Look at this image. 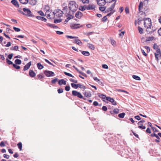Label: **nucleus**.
Segmentation results:
<instances>
[{
    "mask_svg": "<svg viewBox=\"0 0 161 161\" xmlns=\"http://www.w3.org/2000/svg\"><path fill=\"white\" fill-rule=\"evenodd\" d=\"M115 12V10H113L112 11H111L110 13H108L107 15V16H109L111 15L112 14H113V13Z\"/></svg>",
    "mask_w": 161,
    "mask_h": 161,
    "instance_id": "51",
    "label": "nucleus"
},
{
    "mask_svg": "<svg viewBox=\"0 0 161 161\" xmlns=\"http://www.w3.org/2000/svg\"><path fill=\"white\" fill-rule=\"evenodd\" d=\"M5 146L4 142L2 141L0 143V146L1 147H4Z\"/></svg>",
    "mask_w": 161,
    "mask_h": 161,
    "instance_id": "56",
    "label": "nucleus"
},
{
    "mask_svg": "<svg viewBox=\"0 0 161 161\" xmlns=\"http://www.w3.org/2000/svg\"><path fill=\"white\" fill-rule=\"evenodd\" d=\"M15 63L16 64H20L21 63V61L19 59H16L15 61Z\"/></svg>",
    "mask_w": 161,
    "mask_h": 161,
    "instance_id": "30",
    "label": "nucleus"
},
{
    "mask_svg": "<svg viewBox=\"0 0 161 161\" xmlns=\"http://www.w3.org/2000/svg\"><path fill=\"white\" fill-rule=\"evenodd\" d=\"M143 7V3L141 1L140 3L139 4V10L140 11L141 10L142 8Z\"/></svg>",
    "mask_w": 161,
    "mask_h": 161,
    "instance_id": "27",
    "label": "nucleus"
},
{
    "mask_svg": "<svg viewBox=\"0 0 161 161\" xmlns=\"http://www.w3.org/2000/svg\"><path fill=\"white\" fill-rule=\"evenodd\" d=\"M5 57L7 56L6 58L7 62L9 65H10V60L8 59V58L10 59V54L8 55L7 53H5Z\"/></svg>",
    "mask_w": 161,
    "mask_h": 161,
    "instance_id": "12",
    "label": "nucleus"
},
{
    "mask_svg": "<svg viewBox=\"0 0 161 161\" xmlns=\"http://www.w3.org/2000/svg\"><path fill=\"white\" fill-rule=\"evenodd\" d=\"M62 6L63 7V10L64 11L65 10L66 12H67V11L68 9L67 6L66 5V4L65 3H63L62 5Z\"/></svg>",
    "mask_w": 161,
    "mask_h": 161,
    "instance_id": "26",
    "label": "nucleus"
},
{
    "mask_svg": "<svg viewBox=\"0 0 161 161\" xmlns=\"http://www.w3.org/2000/svg\"><path fill=\"white\" fill-rule=\"evenodd\" d=\"M102 67L105 69H108V65L106 64H103L102 65Z\"/></svg>",
    "mask_w": 161,
    "mask_h": 161,
    "instance_id": "55",
    "label": "nucleus"
},
{
    "mask_svg": "<svg viewBox=\"0 0 161 161\" xmlns=\"http://www.w3.org/2000/svg\"><path fill=\"white\" fill-rule=\"evenodd\" d=\"M99 9L101 11H104L105 9V8L104 7H99Z\"/></svg>",
    "mask_w": 161,
    "mask_h": 161,
    "instance_id": "52",
    "label": "nucleus"
},
{
    "mask_svg": "<svg viewBox=\"0 0 161 161\" xmlns=\"http://www.w3.org/2000/svg\"><path fill=\"white\" fill-rule=\"evenodd\" d=\"M98 96L99 97H100L103 99H104L105 98L106 99V96L105 95L103 94H101L100 93H98Z\"/></svg>",
    "mask_w": 161,
    "mask_h": 161,
    "instance_id": "22",
    "label": "nucleus"
},
{
    "mask_svg": "<svg viewBox=\"0 0 161 161\" xmlns=\"http://www.w3.org/2000/svg\"><path fill=\"white\" fill-rule=\"evenodd\" d=\"M93 32H87L85 33V34L86 36H88L90 35H92L93 33Z\"/></svg>",
    "mask_w": 161,
    "mask_h": 161,
    "instance_id": "41",
    "label": "nucleus"
},
{
    "mask_svg": "<svg viewBox=\"0 0 161 161\" xmlns=\"http://www.w3.org/2000/svg\"><path fill=\"white\" fill-rule=\"evenodd\" d=\"M86 8L87 10L93 9L95 8V6L93 4H90L86 6Z\"/></svg>",
    "mask_w": 161,
    "mask_h": 161,
    "instance_id": "11",
    "label": "nucleus"
},
{
    "mask_svg": "<svg viewBox=\"0 0 161 161\" xmlns=\"http://www.w3.org/2000/svg\"><path fill=\"white\" fill-rule=\"evenodd\" d=\"M44 73L48 77L51 76H54V73L53 72L48 70H45L44 71Z\"/></svg>",
    "mask_w": 161,
    "mask_h": 161,
    "instance_id": "4",
    "label": "nucleus"
},
{
    "mask_svg": "<svg viewBox=\"0 0 161 161\" xmlns=\"http://www.w3.org/2000/svg\"><path fill=\"white\" fill-rule=\"evenodd\" d=\"M138 126V128L139 129H146V127L144 126L143 125H140Z\"/></svg>",
    "mask_w": 161,
    "mask_h": 161,
    "instance_id": "44",
    "label": "nucleus"
},
{
    "mask_svg": "<svg viewBox=\"0 0 161 161\" xmlns=\"http://www.w3.org/2000/svg\"><path fill=\"white\" fill-rule=\"evenodd\" d=\"M19 148L20 149V150H21L22 148V143L21 142H19L17 144Z\"/></svg>",
    "mask_w": 161,
    "mask_h": 161,
    "instance_id": "37",
    "label": "nucleus"
},
{
    "mask_svg": "<svg viewBox=\"0 0 161 161\" xmlns=\"http://www.w3.org/2000/svg\"><path fill=\"white\" fill-rule=\"evenodd\" d=\"M47 25L51 27H55V25L53 24H47Z\"/></svg>",
    "mask_w": 161,
    "mask_h": 161,
    "instance_id": "57",
    "label": "nucleus"
},
{
    "mask_svg": "<svg viewBox=\"0 0 161 161\" xmlns=\"http://www.w3.org/2000/svg\"><path fill=\"white\" fill-rule=\"evenodd\" d=\"M63 14V12L58 13V14H56L55 15H56V16H57L58 17H61L62 16Z\"/></svg>",
    "mask_w": 161,
    "mask_h": 161,
    "instance_id": "40",
    "label": "nucleus"
},
{
    "mask_svg": "<svg viewBox=\"0 0 161 161\" xmlns=\"http://www.w3.org/2000/svg\"><path fill=\"white\" fill-rule=\"evenodd\" d=\"M70 86H66L65 87V90L67 91H68L70 90Z\"/></svg>",
    "mask_w": 161,
    "mask_h": 161,
    "instance_id": "62",
    "label": "nucleus"
},
{
    "mask_svg": "<svg viewBox=\"0 0 161 161\" xmlns=\"http://www.w3.org/2000/svg\"><path fill=\"white\" fill-rule=\"evenodd\" d=\"M74 42L76 43L80 46L82 44V42L79 39H75L74 41Z\"/></svg>",
    "mask_w": 161,
    "mask_h": 161,
    "instance_id": "16",
    "label": "nucleus"
},
{
    "mask_svg": "<svg viewBox=\"0 0 161 161\" xmlns=\"http://www.w3.org/2000/svg\"><path fill=\"white\" fill-rule=\"evenodd\" d=\"M71 85L72 87L75 89H77L78 88V84H76L75 83H71Z\"/></svg>",
    "mask_w": 161,
    "mask_h": 161,
    "instance_id": "33",
    "label": "nucleus"
},
{
    "mask_svg": "<svg viewBox=\"0 0 161 161\" xmlns=\"http://www.w3.org/2000/svg\"><path fill=\"white\" fill-rule=\"evenodd\" d=\"M11 3L15 7L18 8L19 7V5L16 0H12L11 1Z\"/></svg>",
    "mask_w": 161,
    "mask_h": 161,
    "instance_id": "10",
    "label": "nucleus"
},
{
    "mask_svg": "<svg viewBox=\"0 0 161 161\" xmlns=\"http://www.w3.org/2000/svg\"><path fill=\"white\" fill-rule=\"evenodd\" d=\"M106 100L108 101L111 103L114 102V99L113 98H111L110 97H106Z\"/></svg>",
    "mask_w": 161,
    "mask_h": 161,
    "instance_id": "28",
    "label": "nucleus"
},
{
    "mask_svg": "<svg viewBox=\"0 0 161 161\" xmlns=\"http://www.w3.org/2000/svg\"><path fill=\"white\" fill-rule=\"evenodd\" d=\"M11 64H13V66L15 68L17 69H19L20 68V67L19 66L17 65L16 64H14L11 61Z\"/></svg>",
    "mask_w": 161,
    "mask_h": 161,
    "instance_id": "21",
    "label": "nucleus"
},
{
    "mask_svg": "<svg viewBox=\"0 0 161 161\" xmlns=\"http://www.w3.org/2000/svg\"><path fill=\"white\" fill-rule=\"evenodd\" d=\"M58 93H61L63 92V89L62 88L58 89Z\"/></svg>",
    "mask_w": 161,
    "mask_h": 161,
    "instance_id": "54",
    "label": "nucleus"
},
{
    "mask_svg": "<svg viewBox=\"0 0 161 161\" xmlns=\"http://www.w3.org/2000/svg\"><path fill=\"white\" fill-rule=\"evenodd\" d=\"M125 11L126 14H128L129 13V9L128 7H126L125 8Z\"/></svg>",
    "mask_w": 161,
    "mask_h": 161,
    "instance_id": "58",
    "label": "nucleus"
},
{
    "mask_svg": "<svg viewBox=\"0 0 161 161\" xmlns=\"http://www.w3.org/2000/svg\"><path fill=\"white\" fill-rule=\"evenodd\" d=\"M106 2L104 0H97V3L100 6H103L105 5Z\"/></svg>",
    "mask_w": 161,
    "mask_h": 161,
    "instance_id": "6",
    "label": "nucleus"
},
{
    "mask_svg": "<svg viewBox=\"0 0 161 161\" xmlns=\"http://www.w3.org/2000/svg\"><path fill=\"white\" fill-rule=\"evenodd\" d=\"M79 9L81 11H84L86 9H87L86 6V5L80 6L79 7Z\"/></svg>",
    "mask_w": 161,
    "mask_h": 161,
    "instance_id": "18",
    "label": "nucleus"
},
{
    "mask_svg": "<svg viewBox=\"0 0 161 161\" xmlns=\"http://www.w3.org/2000/svg\"><path fill=\"white\" fill-rule=\"evenodd\" d=\"M63 11H61V10L59 9H57L54 11L53 13L54 15H55L56 14H57V13H59L61 12H63Z\"/></svg>",
    "mask_w": 161,
    "mask_h": 161,
    "instance_id": "24",
    "label": "nucleus"
},
{
    "mask_svg": "<svg viewBox=\"0 0 161 161\" xmlns=\"http://www.w3.org/2000/svg\"><path fill=\"white\" fill-rule=\"evenodd\" d=\"M145 120L142 119L140 121H139L137 124L139 125H141V123H143L144 122H145Z\"/></svg>",
    "mask_w": 161,
    "mask_h": 161,
    "instance_id": "60",
    "label": "nucleus"
},
{
    "mask_svg": "<svg viewBox=\"0 0 161 161\" xmlns=\"http://www.w3.org/2000/svg\"><path fill=\"white\" fill-rule=\"evenodd\" d=\"M151 136L152 137H154V136H155V137L157 138H158V136L157 135V134H155V133H153V134H152L151 135Z\"/></svg>",
    "mask_w": 161,
    "mask_h": 161,
    "instance_id": "47",
    "label": "nucleus"
},
{
    "mask_svg": "<svg viewBox=\"0 0 161 161\" xmlns=\"http://www.w3.org/2000/svg\"><path fill=\"white\" fill-rule=\"evenodd\" d=\"M37 77H38L39 79H43L44 78V76L43 75H37Z\"/></svg>",
    "mask_w": 161,
    "mask_h": 161,
    "instance_id": "59",
    "label": "nucleus"
},
{
    "mask_svg": "<svg viewBox=\"0 0 161 161\" xmlns=\"http://www.w3.org/2000/svg\"><path fill=\"white\" fill-rule=\"evenodd\" d=\"M82 16V14L80 11L77 12L75 14V17L78 19L80 18Z\"/></svg>",
    "mask_w": 161,
    "mask_h": 161,
    "instance_id": "9",
    "label": "nucleus"
},
{
    "mask_svg": "<svg viewBox=\"0 0 161 161\" xmlns=\"http://www.w3.org/2000/svg\"><path fill=\"white\" fill-rule=\"evenodd\" d=\"M69 8L71 11L74 12L77 10L78 5L74 1H71L68 4Z\"/></svg>",
    "mask_w": 161,
    "mask_h": 161,
    "instance_id": "2",
    "label": "nucleus"
},
{
    "mask_svg": "<svg viewBox=\"0 0 161 161\" xmlns=\"http://www.w3.org/2000/svg\"><path fill=\"white\" fill-rule=\"evenodd\" d=\"M144 20V26L145 28H147L146 31L148 33H150L154 31H149V29L151 28L152 23L151 21V19L149 18H147L145 19Z\"/></svg>",
    "mask_w": 161,
    "mask_h": 161,
    "instance_id": "1",
    "label": "nucleus"
},
{
    "mask_svg": "<svg viewBox=\"0 0 161 161\" xmlns=\"http://www.w3.org/2000/svg\"><path fill=\"white\" fill-rule=\"evenodd\" d=\"M85 96L88 97H91L92 95L90 92H86L83 93Z\"/></svg>",
    "mask_w": 161,
    "mask_h": 161,
    "instance_id": "17",
    "label": "nucleus"
},
{
    "mask_svg": "<svg viewBox=\"0 0 161 161\" xmlns=\"http://www.w3.org/2000/svg\"><path fill=\"white\" fill-rule=\"evenodd\" d=\"M23 15H25L26 16L29 17H34L35 15H33L29 9L27 8H23Z\"/></svg>",
    "mask_w": 161,
    "mask_h": 161,
    "instance_id": "3",
    "label": "nucleus"
},
{
    "mask_svg": "<svg viewBox=\"0 0 161 161\" xmlns=\"http://www.w3.org/2000/svg\"><path fill=\"white\" fill-rule=\"evenodd\" d=\"M153 38H154V37L153 36L148 37V38H147L148 39L146 40V41H152V40H153Z\"/></svg>",
    "mask_w": 161,
    "mask_h": 161,
    "instance_id": "45",
    "label": "nucleus"
},
{
    "mask_svg": "<svg viewBox=\"0 0 161 161\" xmlns=\"http://www.w3.org/2000/svg\"><path fill=\"white\" fill-rule=\"evenodd\" d=\"M72 93V95L74 96H77L80 98H83V96L79 92L75 91H73Z\"/></svg>",
    "mask_w": 161,
    "mask_h": 161,
    "instance_id": "5",
    "label": "nucleus"
},
{
    "mask_svg": "<svg viewBox=\"0 0 161 161\" xmlns=\"http://www.w3.org/2000/svg\"><path fill=\"white\" fill-rule=\"evenodd\" d=\"M36 0H30L29 1V3L32 5H36Z\"/></svg>",
    "mask_w": 161,
    "mask_h": 161,
    "instance_id": "19",
    "label": "nucleus"
},
{
    "mask_svg": "<svg viewBox=\"0 0 161 161\" xmlns=\"http://www.w3.org/2000/svg\"><path fill=\"white\" fill-rule=\"evenodd\" d=\"M107 19H108L107 18V16H105L102 19V21L104 22H105L107 21Z\"/></svg>",
    "mask_w": 161,
    "mask_h": 161,
    "instance_id": "43",
    "label": "nucleus"
},
{
    "mask_svg": "<svg viewBox=\"0 0 161 161\" xmlns=\"http://www.w3.org/2000/svg\"><path fill=\"white\" fill-rule=\"evenodd\" d=\"M141 49L142 53L143 54V55L145 56H146L147 55V54L144 51L143 49H142V48Z\"/></svg>",
    "mask_w": 161,
    "mask_h": 161,
    "instance_id": "64",
    "label": "nucleus"
},
{
    "mask_svg": "<svg viewBox=\"0 0 161 161\" xmlns=\"http://www.w3.org/2000/svg\"><path fill=\"white\" fill-rule=\"evenodd\" d=\"M36 18L38 20H41L44 22H46L47 21V19L46 18L42 16H38L36 17Z\"/></svg>",
    "mask_w": 161,
    "mask_h": 161,
    "instance_id": "14",
    "label": "nucleus"
},
{
    "mask_svg": "<svg viewBox=\"0 0 161 161\" xmlns=\"http://www.w3.org/2000/svg\"><path fill=\"white\" fill-rule=\"evenodd\" d=\"M138 29L139 31L141 34L143 33V29L140 26H138Z\"/></svg>",
    "mask_w": 161,
    "mask_h": 161,
    "instance_id": "38",
    "label": "nucleus"
},
{
    "mask_svg": "<svg viewBox=\"0 0 161 161\" xmlns=\"http://www.w3.org/2000/svg\"><path fill=\"white\" fill-rule=\"evenodd\" d=\"M88 47L92 50H94L95 49L94 46L92 44H89Z\"/></svg>",
    "mask_w": 161,
    "mask_h": 161,
    "instance_id": "35",
    "label": "nucleus"
},
{
    "mask_svg": "<svg viewBox=\"0 0 161 161\" xmlns=\"http://www.w3.org/2000/svg\"><path fill=\"white\" fill-rule=\"evenodd\" d=\"M57 78H55L51 81V83L53 84H55L58 80Z\"/></svg>",
    "mask_w": 161,
    "mask_h": 161,
    "instance_id": "53",
    "label": "nucleus"
},
{
    "mask_svg": "<svg viewBox=\"0 0 161 161\" xmlns=\"http://www.w3.org/2000/svg\"><path fill=\"white\" fill-rule=\"evenodd\" d=\"M79 51L81 52L82 54L85 56H88L90 55V53L88 51H83L82 52V51L81 50H80Z\"/></svg>",
    "mask_w": 161,
    "mask_h": 161,
    "instance_id": "20",
    "label": "nucleus"
},
{
    "mask_svg": "<svg viewBox=\"0 0 161 161\" xmlns=\"http://www.w3.org/2000/svg\"><path fill=\"white\" fill-rule=\"evenodd\" d=\"M83 3L88 4L89 3V0H81Z\"/></svg>",
    "mask_w": 161,
    "mask_h": 161,
    "instance_id": "50",
    "label": "nucleus"
},
{
    "mask_svg": "<svg viewBox=\"0 0 161 161\" xmlns=\"http://www.w3.org/2000/svg\"><path fill=\"white\" fill-rule=\"evenodd\" d=\"M154 55H155V58H156V60H157V61H158V56L159 55L157 53H154Z\"/></svg>",
    "mask_w": 161,
    "mask_h": 161,
    "instance_id": "61",
    "label": "nucleus"
},
{
    "mask_svg": "<svg viewBox=\"0 0 161 161\" xmlns=\"http://www.w3.org/2000/svg\"><path fill=\"white\" fill-rule=\"evenodd\" d=\"M125 114L124 113H122L119 114L118 116L119 117L121 118H123L124 117Z\"/></svg>",
    "mask_w": 161,
    "mask_h": 161,
    "instance_id": "32",
    "label": "nucleus"
},
{
    "mask_svg": "<svg viewBox=\"0 0 161 161\" xmlns=\"http://www.w3.org/2000/svg\"><path fill=\"white\" fill-rule=\"evenodd\" d=\"M36 65L38 69H42L44 67L42 65L41 63H37Z\"/></svg>",
    "mask_w": 161,
    "mask_h": 161,
    "instance_id": "23",
    "label": "nucleus"
},
{
    "mask_svg": "<svg viewBox=\"0 0 161 161\" xmlns=\"http://www.w3.org/2000/svg\"><path fill=\"white\" fill-rule=\"evenodd\" d=\"M111 44L114 46L115 45V42L113 39H111Z\"/></svg>",
    "mask_w": 161,
    "mask_h": 161,
    "instance_id": "49",
    "label": "nucleus"
},
{
    "mask_svg": "<svg viewBox=\"0 0 161 161\" xmlns=\"http://www.w3.org/2000/svg\"><path fill=\"white\" fill-rule=\"evenodd\" d=\"M21 3L25 4L28 2V0H19Z\"/></svg>",
    "mask_w": 161,
    "mask_h": 161,
    "instance_id": "25",
    "label": "nucleus"
},
{
    "mask_svg": "<svg viewBox=\"0 0 161 161\" xmlns=\"http://www.w3.org/2000/svg\"><path fill=\"white\" fill-rule=\"evenodd\" d=\"M38 13L40 15L42 16H45L44 13L42 11H39L38 12Z\"/></svg>",
    "mask_w": 161,
    "mask_h": 161,
    "instance_id": "48",
    "label": "nucleus"
},
{
    "mask_svg": "<svg viewBox=\"0 0 161 161\" xmlns=\"http://www.w3.org/2000/svg\"><path fill=\"white\" fill-rule=\"evenodd\" d=\"M64 73L66 75H67L69 77H71L73 78L74 77V76L73 75H72L71 74L69 73H67L66 72H64Z\"/></svg>",
    "mask_w": 161,
    "mask_h": 161,
    "instance_id": "36",
    "label": "nucleus"
},
{
    "mask_svg": "<svg viewBox=\"0 0 161 161\" xmlns=\"http://www.w3.org/2000/svg\"><path fill=\"white\" fill-rule=\"evenodd\" d=\"M13 29L16 32H19L20 31V29L18 28L14 27Z\"/></svg>",
    "mask_w": 161,
    "mask_h": 161,
    "instance_id": "46",
    "label": "nucleus"
},
{
    "mask_svg": "<svg viewBox=\"0 0 161 161\" xmlns=\"http://www.w3.org/2000/svg\"><path fill=\"white\" fill-rule=\"evenodd\" d=\"M132 78L136 80H141L139 76L137 75H133Z\"/></svg>",
    "mask_w": 161,
    "mask_h": 161,
    "instance_id": "29",
    "label": "nucleus"
},
{
    "mask_svg": "<svg viewBox=\"0 0 161 161\" xmlns=\"http://www.w3.org/2000/svg\"><path fill=\"white\" fill-rule=\"evenodd\" d=\"M79 24H75L72 25L71 26V27L72 29H77L82 27V25L79 26Z\"/></svg>",
    "mask_w": 161,
    "mask_h": 161,
    "instance_id": "7",
    "label": "nucleus"
},
{
    "mask_svg": "<svg viewBox=\"0 0 161 161\" xmlns=\"http://www.w3.org/2000/svg\"><path fill=\"white\" fill-rule=\"evenodd\" d=\"M79 87L81 89H86V87L83 85H81L80 84H78V87Z\"/></svg>",
    "mask_w": 161,
    "mask_h": 161,
    "instance_id": "31",
    "label": "nucleus"
},
{
    "mask_svg": "<svg viewBox=\"0 0 161 161\" xmlns=\"http://www.w3.org/2000/svg\"><path fill=\"white\" fill-rule=\"evenodd\" d=\"M144 47L147 50V53H149L150 51V47L147 46H145Z\"/></svg>",
    "mask_w": 161,
    "mask_h": 161,
    "instance_id": "63",
    "label": "nucleus"
},
{
    "mask_svg": "<svg viewBox=\"0 0 161 161\" xmlns=\"http://www.w3.org/2000/svg\"><path fill=\"white\" fill-rule=\"evenodd\" d=\"M29 74L30 76L33 77L36 76V73L32 70H30L29 71Z\"/></svg>",
    "mask_w": 161,
    "mask_h": 161,
    "instance_id": "13",
    "label": "nucleus"
},
{
    "mask_svg": "<svg viewBox=\"0 0 161 161\" xmlns=\"http://www.w3.org/2000/svg\"><path fill=\"white\" fill-rule=\"evenodd\" d=\"M31 62H30L26 64L24 67L23 70L24 71H26L28 70L30 67L31 66Z\"/></svg>",
    "mask_w": 161,
    "mask_h": 161,
    "instance_id": "8",
    "label": "nucleus"
},
{
    "mask_svg": "<svg viewBox=\"0 0 161 161\" xmlns=\"http://www.w3.org/2000/svg\"><path fill=\"white\" fill-rule=\"evenodd\" d=\"M18 49V47L17 46L12 47L11 48V50H13L15 51H17Z\"/></svg>",
    "mask_w": 161,
    "mask_h": 161,
    "instance_id": "34",
    "label": "nucleus"
},
{
    "mask_svg": "<svg viewBox=\"0 0 161 161\" xmlns=\"http://www.w3.org/2000/svg\"><path fill=\"white\" fill-rule=\"evenodd\" d=\"M119 110L118 108L114 109L113 110V112L115 114H117L119 113Z\"/></svg>",
    "mask_w": 161,
    "mask_h": 161,
    "instance_id": "42",
    "label": "nucleus"
},
{
    "mask_svg": "<svg viewBox=\"0 0 161 161\" xmlns=\"http://www.w3.org/2000/svg\"><path fill=\"white\" fill-rule=\"evenodd\" d=\"M62 20L61 19H55L54 21V23H60L62 21Z\"/></svg>",
    "mask_w": 161,
    "mask_h": 161,
    "instance_id": "39",
    "label": "nucleus"
},
{
    "mask_svg": "<svg viewBox=\"0 0 161 161\" xmlns=\"http://www.w3.org/2000/svg\"><path fill=\"white\" fill-rule=\"evenodd\" d=\"M58 84L59 85H61L63 84L65 85L66 84V81L64 79L60 80L58 82Z\"/></svg>",
    "mask_w": 161,
    "mask_h": 161,
    "instance_id": "15",
    "label": "nucleus"
}]
</instances>
